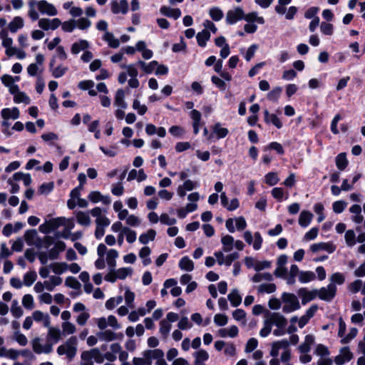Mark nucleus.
Listing matches in <instances>:
<instances>
[{
  "label": "nucleus",
  "mask_w": 365,
  "mask_h": 365,
  "mask_svg": "<svg viewBox=\"0 0 365 365\" xmlns=\"http://www.w3.org/2000/svg\"><path fill=\"white\" fill-rule=\"evenodd\" d=\"M221 243L222 250L215 252L214 255L220 265L225 264L229 267L235 259L239 258L240 255L238 252H234L227 255H224V252H230L233 250V248H235L239 251H242L244 250L245 245L242 240H235L234 237L230 235L222 236L221 238Z\"/></svg>",
  "instance_id": "1"
},
{
  "label": "nucleus",
  "mask_w": 365,
  "mask_h": 365,
  "mask_svg": "<svg viewBox=\"0 0 365 365\" xmlns=\"http://www.w3.org/2000/svg\"><path fill=\"white\" fill-rule=\"evenodd\" d=\"M38 11L42 14L50 16H56L58 14L56 6L46 0H30L29 1L28 16L32 21L38 19Z\"/></svg>",
  "instance_id": "2"
},
{
  "label": "nucleus",
  "mask_w": 365,
  "mask_h": 365,
  "mask_svg": "<svg viewBox=\"0 0 365 365\" xmlns=\"http://www.w3.org/2000/svg\"><path fill=\"white\" fill-rule=\"evenodd\" d=\"M266 319L272 327H277V329L273 331V334L275 336H283L286 334L287 320L282 314L279 312H272L270 313Z\"/></svg>",
  "instance_id": "3"
},
{
  "label": "nucleus",
  "mask_w": 365,
  "mask_h": 365,
  "mask_svg": "<svg viewBox=\"0 0 365 365\" xmlns=\"http://www.w3.org/2000/svg\"><path fill=\"white\" fill-rule=\"evenodd\" d=\"M78 339L75 336L68 338L63 344L58 346L56 352L59 356L66 355V357L71 360L77 353Z\"/></svg>",
  "instance_id": "4"
},
{
  "label": "nucleus",
  "mask_w": 365,
  "mask_h": 365,
  "mask_svg": "<svg viewBox=\"0 0 365 365\" xmlns=\"http://www.w3.org/2000/svg\"><path fill=\"white\" fill-rule=\"evenodd\" d=\"M282 299L284 304L282 308L284 313H291L301 307L297 297L294 294L284 292L282 295Z\"/></svg>",
  "instance_id": "5"
},
{
  "label": "nucleus",
  "mask_w": 365,
  "mask_h": 365,
  "mask_svg": "<svg viewBox=\"0 0 365 365\" xmlns=\"http://www.w3.org/2000/svg\"><path fill=\"white\" fill-rule=\"evenodd\" d=\"M162 353L159 349L153 350H145L142 353L140 357H134L133 359V365H151L153 357H160Z\"/></svg>",
  "instance_id": "6"
},
{
  "label": "nucleus",
  "mask_w": 365,
  "mask_h": 365,
  "mask_svg": "<svg viewBox=\"0 0 365 365\" xmlns=\"http://www.w3.org/2000/svg\"><path fill=\"white\" fill-rule=\"evenodd\" d=\"M120 67L126 71L127 75L130 77L128 80V86L131 88H137L140 86V82L138 79V71L136 64H122Z\"/></svg>",
  "instance_id": "7"
},
{
  "label": "nucleus",
  "mask_w": 365,
  "mask_h": 365,
  "mask_svg": "<svg viewBox=\"0 0 365 365\" xmlns=\"http://www.w3.org/2000/svg\"><path fill=\"white\" fill-rule=\"evenodd\" d=\"M42 340L39 337H35L31 341L32 349L36 354H48L53 351V343L47 342L44 344L41 343Z\"/></svg>",
  "instance_id": "8"
},
{
  "label": "nucleus",
  "mask_w": 365,
  "mask_h": 365,
  "mask_svg": "<svg viewBox=\"0 0 365 365\" xmlns=\"http://www.w3.org/2000/svg\"><path fill=\"white\" fill-rule=\"evenodd\" d=\"M96 323L101 331L106 329L108 327H110L114 329H119L121 327L118 319L113 315H109L107 318L104 317L98 318L96 319Z\"/></svg>",
  "instance_id": "9"
},
{
  "label": "nucleus",
  "mask_w": 365,
  "mask_h": 365,
  "mask_svg": "<svg viewBox=\"0 0 365 365\" xmlns=\"http://www.w3.org/2000/svg\"><path fill=\"white\" fill-rule=\"evenodd\" d=\"M317 297L326 302H331L336 294V287L332 284H329L327 287L316 289Z\"/></svg>",
  "instance_id": "10"
},
{
  "label": "nucleus",
  "mask_w": 365,
  "mask_h": 365,
  "mask_svg": "<svg viewBox=\"0 0 365 365\" xmlns=\"http://www.w3.org/2000/svg\"><path fill=\"white\" fill-rule=\"evenodd\" d=\"M36 63H31L28 66L26 71L30 76H36L43 73V64L44 62V56L41 53H38L35 57Z\"/></svg>",
  "instance_id": "11"
},
{
  "label": "nucleus",
  "mask_w": 365,
  "mask_h": 365,
  "mask_svg": "<svg viewBox=\"0 0 365 365\" xmlns=\"http://www.w3.org/2000/svg\"><path fill=\"white\" fill-rule=\"evenodd\" d=\"M243 237L247 244H252L254 250H259L261 249L263 240L259 232H255L254 236H252L250 231H245Z\"/></svg>",
  "instance_id": "12"
},
{
  "label": "nucleus",
  "mask_w": 365,
  "mask_h": 365,
  "mask_svg": "<svg viewBox=\"0 0 365 365\" xmlns=\"http://www.w3.org/2000/svg\"><path fill=\"white\" fill-rule=\"evenodd\" d=\"M354 357L353 353L348 346L340 349L339 353L334 358V362L336 365H343L350 361Z\"/></svg>",
  "instance_id": "13"
},
{
  "label": "nucleus",
  "mask_w": 365,
  "mask_h": 365,
  "mask_svg": "<svg viewBox=\"0 0 365 365\" xmlns=\"http://www.w3.org/2000/svg\"><path fill=\"white\" fill-rule=\"evenodd\" d=\"M245 13L242 8L237 7L229 10L226 14V22L228 24H234L238 21L243 19Z\"/></svg>",
  "instance_id": "14"
},
{
  "label": "nucleus",
  "mask_w": 365,
  "mask_h": 365,
  "mask_svg": "<svg viewBox=\"0 0 365 365\" xmlns=\"http://www.w3.org/2000/svg\"><path fill=\"white\" fill-rule=\"evenodd\" d=\"M289 346V343L287 339L275 341L271 344L269 354L272 357H277L280 350H285Z\"/></svg>",
  "instance_id": "15"
},
{
  "label": "nucleus",
  "mask_w": 365,
  "mask_h": 365,
  "mask_svg": "<svg viewBox=\"0 0 365 365\" xmlns=\"http://www.w3.org/2000/svg\"><path fill=\"white\" fill-rule=\"evenodd\" d=\"M1 115L3 120H16L20 116V111L18 108H5L1 110Z\"/></svg>",
  "instance_id": "16"
},
{
  "label": "nucleus",
  "mask_w": 365,
  "mask_h": 365,
  "mask_svg": "<svg viewBox=\"0 0 365 365\" xmlns=\"http://www.w3.org/2000/svg\"><path fill=\"white\" fill-rule=\"evenodd\" d=\"M111 11L113 14H125L128 11V3L126 0L113 1L111 3Z\"/></svg>",
  "instance_id": "17"
},
{
  "label": "nucleus",
  "mask_w": 365,
  "mask_h": 365,
  "mask_svg": "<svg viewBox=\"0 0 365 365\" xmlns=\"http://www.w3.org/2000/svg\"><path fill=\"white\" fill-rule=\"evenodd\" d=\"M90 48V43L85 39H81L74 42L71 46V52L73 55L78 54L81 51H85Z\"/></svg>",
  "instance_id": "18"
},
{
  "label": "nucleus",
  "mask_w": 365,
  "mask_h": 365,
  "mask_svg": "<svg viewBox=\"0 0 365 365\" xmlns=\"http://www.w3.org/2000/svg\"><path fill=\"white\" fill-rule=\"evenodd\" d=\"M297 294L301 297L302 303L304 305L311 302L315 297H317L316 290L309 291L306 288L299 289L297 292Z\"/></svg>",
  "instance_id": "19"
},
{
  "label": "nucleus",
  "mask_w": 365,
  "mask_h": 365,
  "mask_svg": "<svg viewBox=\"0 0 365 365\" xmlns=\"http://www.w3.org/2000/svg\"><path fill=\"white\" fill-rule=\"evenodd\" d=\"M48 328V333L46 336L47 342H52L53 343V345L57 343L61 339V330L54 327H51V324L49 325V327Z\"/></svg>",
  "instance_id": "20"
},
{
  "label": "nucleus",
  "mask_w": 365,
  "mask_h": 365,
  "mask_svg": "<svg viewBox=\"0 0 365 365\" xmlns=\"http://www.w3.org/2000/svg\"><path fill=\"white\" fill-rule=\"evenodd\" d=\"M88 198L93 203L102 202L104 205H109L111 202L109 196L103 195L99 191L91 192Z\"/></svg>",
  "instance_id": "21"
},
{
  "label": "nucleus",
  "mask_w": 365,
  "mask_h": 365,
  "mask_svg": "<svg viewBox=\"0 0 365 365\" xmlns=\"http://www.w3.org/2000/svg\"><path fill=\"white\" fill-rule=\"evenodd\" d=\"M335 249V246L331 242H319L310 246V250L313 252L325 250L329 253H332L334 252Z\"/></svg>",
  "instance_id": "22"
},
{
  "label": "nucleus",
  "mask_w": 365,
  "mask_h": 365,
  "mask_svg": "<svg viewBox=\"0 0 365 365\" xmlns=\"http://www.w3.org/2000/svg\"><path fill=\"white\" fill-rule=\"evenodd\" d=\"M32 317L36 322H42L45 327H49L51 324L50 317L48 314L40 310H36L32 313Z\"/></svg>",
  "instance_id": "23"
},
{
  "label": "nucleus",
  "mask_w": 365,
  "mask_h": 365,
  "mask_svg": "<svg viewBox=\"0 0 365 365\" xmlns=\"http://www.w3.org/2000/svg\"><path fill=\"white\" fill-rule=\"evenodd\" d=\"M239 329L237 326L232 325L227 328H222L217 331V335L220 337L235 338L238 335Z\"/></svg>",
  "instance_id": "24"
},
{
  "label": "nucleus",
  "mask_w": 365,
  "mask_h": 365,
  "mask_svg": "<svg viewBox=\"0 0 365 365\" xmlns=\"http://www.w3.org/2000/svg\"><path fill=\"white\" fill-rule=\"evenodd\" d=\"M10 93L14 96V101L16 103H23L29 105L31 103L30 98L24 92L21 91L19 87Z\"/></svg>",
  "instance_id": "25"
},
{
  "label": "nucleus",
  "mask_w": 365,
  "mask_h": 365,
  "mask_svg": "<svg viewBox=\"0 0 365 365\" xmlns=\"http://www.w3.org/2000/svg\"><path fill=\"white\" fill-rule=\"evenodd\" d=\"M172 329V324L166 321L165 319H161L159 322V334L161 338L166 340L170 334Z\"/></svg>",
  "instance_id": "26"
},
{
  "label": "nucleus",
  "mask_w": 365,
  "mask_h": 365,
  "mask_svg": "<svg viewBox=\"0 0 365 365\" xmlns=\"http://www.w3.org/2000/svg\"><path fill=\"white\" fill-rule=\"evenodd\" d=\"M82 353L90 358L91 360H94L98 364H101L104 361L103 355L98 348H93L88 351H83Z\"/></svg>",
  "instance_id": "27"
},
{
  "label": "nucleus",
  "mask_w": 365,
  "mask_h": 365,
  "mask_svg": "<svg viewBox=\"0 0 365 365\" xmlns=\"http://www.w3.org/2000/svg\"><path fill=\"white\" fill-rule=\"evenodd\" d=\"M193 357L194 365H205V361L209 359V354L204 349H199L193 353Z\"/></svg>",
  "instance_id": "28"
},
{
  "label": "nucleus",
  "mask_w": 365,
  "mask_h": 365,
  "mask_svg": "<svg viewBox=\"0 0 365 365\" xmlns=\"http://www.w3.org/2000/svg\"><path fill=\"white\" fill-rule=\"evenodd\" d=\"M349 212L353 214L351 216V220L356 223L360 224L364 220V217L361 215V207L359 205H353L349 208Z\"/></svg>",
  "instance_id": "29"
},
{
  "label": "nucleus",
  "mask_w": 365,
  "mask_h": 365,
  "mask_svg": "<svg viewBox=\"0 0 365 365\" xmlns=\"http://www.w3.org/2000/svg\"><path fill=\"white\" fill-rule=\"evenodd\" d=\"M54 61V59L51 60L50 63V70L52 73V76L54 78H58L63 76L68 71V68L67 66H65L62 64H60L56 67L53 68Z\"/></svg>",
  "instance_id": "30"
},
{
  "label": "nucleus",
  "mask_w": 365,
  "mask_h": 365,
  "mask_svg": "<svg viewBox=\"0 0 365 365\" xmlns=\"http://www.w3.org/2000/svg\"><path fill=\"white\" fill-rule=\"evenodd\" d=\"M118 256V252L114 249L108 250L106 252V261L110 269H113L116 267V259Z\"/></svg>",
  "instance_id": "31"
},
{
  "label": "nucleus",
  "mask_w": 365,
  "mask_h": 365,
  "mask_svg": "<svg viewBox=\"0 0 365 365\" xmlns=\"http://www.w3.org/2000/svg\"><path fill=\"white\" fill-rule=\"evenodd\" d=\"M160 11L162 14L168 16L173 18L174 19H178L181 16V11L180 9H173L166 6H163Z\"/></svg>",
  "instance_id": "32"
},
{
  "label": "nucleus",
  "mask_w": 365,
  "mask_h": 365,
  "mask_svg": "<svg viewBox=\"0 0 365 365\" xmlns=\"http://www.w3.org/2000/svg\"><path fill=\"white\" fill-rule=\"evenodd\" d=\"M114 105L118 108L125 109L128 106L125 101V92L123 89L117 90L115 96Z\"/></svg>",
  "instance_id": "33"
},
{
  "label": "nucleus",
  "mask_w": 365,
  "mask_h": 365,
  "mask_svg": "<svg viewBox=\"0 0 365 365\" xmlns=\"http://www.w3.org/2000/svg\"><path fill=\"white\" fill-rule=\"evenodd\" d=\"M24 26V21L21 16H15L9 24L8 29L11 33H16Z\"/></svg>",
  "instance_id": "34"
},
{
  "label": "nucleus",
  "mask_w": 365,
  "mask_h": 365,
  "mask_svg": "<svg viewBox=\"0 0 365 365\" xmlns=\"http://www.w3.org/2000/svg\"><path fill=\"white\" fill-rule=\"evenodd\" d=\"M147 178V175L145 173L143 169H140L138 170L133 169L130 171L128 176V181H131L135 179L138 180V182H142Z\"/></svg>",
  "instance_id": "35"
},
{
  "label": "nucleus",
  "mask_w": 365,
  "mask_h": 365,
  "mask_svg": "<svg viewBox=\"0 0 365 365\" xmlns=\"http://www.w3.org/2000/svg\"><path fill=\"white\" fill-rule=\"evenodd\" d=\"M313 215L307 210L301 212L299 217V224L302 227H307L311 223Z\"/></svg>",
  "instance_id": "36"
},
{
  "label": "nucleus",
  "mask_w": 365,
  "mask_h": 365,
  "mask_svg": "<svg viewBox=\"0 0 365 365\" xmlns=\"http://www.w3.org/2000/svg\"><path fill=\"white\" fill-rule=\"evenodd\" d=\"M1 79L3 84L9 88L10 93H11L19 87L18 85L15 84V79L14 78V77L10 75H3Z\"/></svg>",
  "instance_id": "37"
},
{
  "label": "nucleus",
  "mask_w": 365,
  "mask_h": 365,
  "mask_svg": "<svg viewBox=\"0 0 365 365\" xmlns=\"http://www.w3.org/2000/svg\"><path fill=\"white\" fill-rule=\"evenodd\" d=\"M98 337L105 341H111L118 338L117 334L110 329L103 330L97 334Z\"/></svg>",
  "instance_id": "38"
},
{
  "label": "nucleus",
  "mask_w": 365,
  "mask_h": 365,
  "mask_svg": "<svg viewBox=\"0 0 365 365\" xmlns=\"http://www.w3.org/2000/svg\"><path fill=\"white\" fill-rule=\"evenodd\" d=\"M196 38L197 44L200 47H205L207 41L210 38V33L207 29H203L202 31L197 34Z\"/></svg>",
  "instance_id": "39"
},
{
  "label": "nucleus",
  "mask_w": 365,
  "mask_h": 365,
  "mask_svg": "<svg viewBox=\"0 0 365 365\" xmlns=\"http://www.w3.org/2000/svg\"><path fill=\"white\" fill-rule=\"evenodd\" d=\"M264 121L267 123H272L277 128L282 127V123L279 118L274 114H270L267 110L264 111Z\"/></svg>",
  "instance_id": "40"
},
{
  "label": "nucleus",
  "mask_w": 365,
  "mask_h": 365,
  "mask_svg": "<svg viewBox=\"0 0 365 365\" xmlns=\"http://www.w3.org/2000/svg\"><path fill=\"white\" fill-rule=\"evenodd\" d=\"M156 236V232L153 229H149L146 232L141 234L139 237V242L143 245L148 244L150 241H153Z\"/></svg>",
  "instance_id": "41"
},
{
  "label": "nucleus",
  "mask_w": 365,
  "mask_h": 365,
  "mask_svg": "<svg viewBox=\"0 0 365 365\" xmlns=\"http://www.w3.org/2000/svg\"><path fill=\"white\" fill-rule=\"evenodd\" d=\"M137 65L140 66L144 73L149 74L155 70V68L158 66V62L156 61H153L147 63L143 61H138Z\"/></svg>",
  "instance_id": "42"
},
{
  "label": "nucleus",
  "mask_w": 365,
  "mask_h": 365,
  "mask_svg": "<svg viewBox=\"0 0 365 365\" xmlns=\"http://www.w3.org/2000/svg\"><path fill=\"white\" fill-rule=\"evenodd\" d=\"M115 276L118 279L123 280L133 274V270L131 267H120L115 269Z\"/></svg>",
  "instance_id": "43"
},
{
  "label": "nucleus",
  "mask_w": 365,
  "mask_h": 365,
  "mask_svg": "<svg viewBox=\"0 0 365 365\" xmlns=\"http://www.w3.org/2000/svg\"><path fill=\"white\" fill-rule=\"evenodd\" d=\"M273 279L272 274L269 272L257 273L252 278L251 280L255 283H259L262 281L271 282Z\"/></svg>",
  "instance_id": "44"
},
{
  "label": "nucleus",
  "mask_w": 365,
  "mask_h": 365,
  "mask_svg": "<svg viewBox=\"0 0 365 365\" xmlns=\"http://www.w3.org/2000/svg\"><path fill=\"white\" fill-rule=\"evenodd\" d=\"M229 301L233 307H238L242 302V297L237 289H232L227 296Z\"/></svg>",
  "instance_id": "45"
},
{
  "label": "nucleus",
  "mask_w": 365,
  "mask_h": 365,
  "mask_svg": "<svg viewBox=\"0 0 365 365\" xmlns=\"http://www.w3.org/2000/svg\"><path fill=\"white\" fill-rule=\"evenodd\" d=\"M315 279V274L312 271H301L300 273H299V281L301 283H308Z\"/></svg>",
  "instance_id": "46"
},
{
  "label": "nucleus",
  "mask_w": 365,
  "mask_h": 365,
  "mask_svg": "<svg viewBox=\"0 0 365 365\" xmlns=\"http://www.w3.org/2000/svg\"><path fill=\"white\" fill-rule=\"evenodd\" d=\"M179 267L182 270L191 272L194 269V263L188 257H183L179 262Z\"/></svg>",
  "instance_id": "47"
},
{
  "label": "nucleus",
  "mask_w": 365,
  "mask_h": 365,
  "mask_svg": "<svg viewBox=\"0 0 365 365\" xmlns=\"http://www.w3.org/2000/svg\"><path fill=\"white\" fill-rule=\"evenodd\" d=\"M76 220L78 224L83 226H89L91 224V218L88 213L79 211L76 214Z\"/></svg>",
  "instance_id": "48"
},
{
  "label": "nucleus",
  "mask_w": 365,
  "mask_h": 365,
  "mask_svg": "<svg viewBox=\"0 0 365 365\" xmlns=\"http://www.w3.org/2000/svg\"><path fill=\"white\" fill-rule=\"evenodd\" d=\"M37 279V274L35 271L31 270L24 274L23 277L24 284L26 287L31 286Z\"/></svg>",
  "instance_id": "49"
},
{
  "label": "nucleus",
  "mask_w": 365,
  "mask_h": 365,
  "mask_svg": "<svg viewBox=\"0 0 365 365\" xmlns=\"http://www.w3.org/2000/svg\"><path fill=\"white\" fill-rule=\"evenodd\" d=\"M248 23L257 22L259 24H264V19L262 16H259L257 12H250L249 14H245V17L243 18Z\"/></svg>",
  "instance_id": "50"
},
{
  "label": "nucleus",
  "mask_w": 365,
  "mask_h": 365,
  "mask_svg": "<svg viewBox=\"0 0 365 365\" xmlns=\"http://www.w3.org/2000/svg\"><path fill=\"white\" fill-rule=\"evenodd\" d=\"M62 333L64 335H71L76 332V325L71 322H62L61 324Z\"/></svg>",
  "instance_id": "51"
},
{
  "label": "nucleus",
  "mask_w": 365,
  "mask_h": 365,
  "mask_svg": "<svg viewBox=\"0 0 365 365\" xmlns=\"http://www.w3.org/2000/svg\"><path fill=\"white\" fill-rule=\"evenodd\" d=\"M49 267L53 272L56 274H61L67 271V263L66 262H54L50 264Z\"/></svg>",
  "instance_id": "52"
},
{
  "label": "nucleus",
  "mask_w": 365,
  "mask_h": 365,
  "mask_svg": "<svg viewBox=\"0 0 365 365\" xmlns=\"http://www.w3.org/2000/svg\"><path fill=\"white\" fill-rule=\"evenodd\" d=\"M103 40L108 42L111 48H118L120 45L118 39L115 38L113 34L110 32L106 31L103 37Z\"/></svg>",
  "instance_id": "53"
},
{
  "label": "nucleus",
  "mask_w": 365,
  "mask_h": 365,
  "mask_svg": "<svg viewBox=\"0 0 365 365\" xmlns=\"http://www.w3.org/2000/svg\"><path fill=\"white\" fill-rule=\"evenodd\" d=\"M276 285L274 283H268V284H261L257 287V292L259 293L263 294H271L276 291Z\"/></svg>",
  "instance_id": "54"
},
{
  "label": "nucleus",
  "mask_w": 365,
  "mask_h": 365,
  "mask_svg": "<svg viewBox=\"0 0 365 365\" xmlns=\"http://www.w3.org/2000/svg\"><path fill=\"white\" fill-rule=\"evenodd\" d=\"M271 193L272 197L279 202L282 201L284 198L287 200L289 196V194L287 192L285 193L282 187H274Z\"/></svg>",
  "instance_id": "55"
},
{
  "label": "nucleus",
  "mask_w": 365,
  "mask_h": 365,
  "mask_svg": "<svg viewBox=\"0 0 365 365\" xmlns=\"http://www.w3.org/2000/svg\"><path fill=\"white\" fill-rule=\"evenodd\" d=\"M336 165L339 170H344L347 165L348 160L345 153H341L336 157Z\"/></svg>",
  "instance_id": "56"
},
{
  "label": "nucleus",
  "mask_w": 365,
  "mask_h": 365,
  "mask_svg": "<svg viewBox=\"0 0 365 365\" xmlns=\"http://www.w3.org/2000/svg\"><path fill=\"white\" fill-rule=\"evenodd\" d=\"M124 294L125 302L129 308H134L135 293L132 292L128 287H125Z\"/></svg>",
  "instance_id": "57"
},
{
  "label": "nucleus",
  "mask_w": 365,
  "mask_h": 365,
  "mask_svg": "<svg viewBox=\"0 0 365 365\" xmlns=\"http://www.w3.org/2000/svg\"><path fill=\"white\" fill-rule=\"evenodd\" d=\"M213 133H215L218 138H223L227 135L229 130L226 128H222L220 123H217L212 127Z\"/></svg>",
  "instance_id": "58"
},
{
  "label": "nucleus",
  "mask_w": 365,
  "mask_h": 365,
  "mask_svg": "<svg viewBox=\"0 0 365 365\" xmlns=\"http://www.w3.org/2000/svg\"><path fill=\"white\" fill-rule=\"evenodd\" d=\"M344 239L348 247H353L356 245V235L353 230H348L345 232Z\"/></svg>",
  "instance_id": "59"
},
{
  "label": "nucleus",
  "mask_w": 365,
  "mask_h": 365,
  "mask_svg": "<svg viewBox=\"0 0 365 365\" xmlns=\"http://www.w3.org/2000/svg\"><path fill=\"white\" fill-rule=\"evenodd\" d=\"M246 316V312L242 309H237L232 312L234 319L241 322L242 325H245L247 323Z\"/></svg>",
  "instance_id": "60"
},
{
  "label": "nucleus",
  "mask_w": 365,
  "mask_h": 365,
  "mask_svg": "<svg viewBox=\"0 0 365 365\" xmlns=\"http://www.w3.org/2000/svg\"><path fill=\"white\" fill-rule=\"evenodd\" d=\"M122 302H123V297L121 296L111 297L106 302L105 307L107 309L112 310L116 306L121 304Z\"/></svg>",
  "instance_id": "61"
},
{
  "label": "nucleus",
  "mask_w": 365,
  "mask_h": 365,
  "mask_svg": "<svg viewBox=\"0 0 365 365\" xmlns=\"http://www.w3.org/2000/svg\"><path fill=\"white\" fill-rule=\"evenodd\" d=\"M279 181V178L277 173L269 172L264 176V182L269 186L277 185Z\"/></svg>",
  "instance_id": "62"
},
{
  "label": "nucleus",
  "mask_w": 365,
  "mask_h": 365,
  "mask_svg": "<svg viewBox=\"0 0 365 365\" xmlns=\"http://www.w3.org/2000/svg\"><path fill=\"white\" fill-rule=\"evenodd\" d=\"M329 280V284H332L335 286L336 284L341 285L345 282V277L342 273L335 272L330 276Z\"/></svg>",
  "instance_id": "63"
},
{
  "label": "nucleus",
  "mask_w": 365,
  "mask_h": 365,
  "mask_svg": "<svg viewBox=\"0 0 365 365\" xmlns=\"http://www.w3.org/2000/svg\"><path fill=\"white\" fill-rule=\"evenodd\" d=\"M0 38L2 41V46L6 48L12 46L13 39L9 36L8 31L3 29L0 31Z\"/></svg>",
  "instance_id": "64"
}]
</instances>
